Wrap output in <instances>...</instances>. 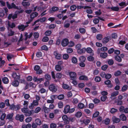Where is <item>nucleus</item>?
<instances>
[{"mask_svg": "<svg viewBox=\"0 0 128 128\" xmlns=\"http://www.w3.org/2000/svg\"><path fill=\"white\" fill-rule=\"evenodd\" d=\"M74 110V108L70 109V106L69 105H66L64 107L63 112L65 114H67L68 113H71L73 112Z\"/></svg>", "mask_w": 128, "mask_h": 128, "instance_id": "1", "label": "nucleus"}, {"mask_svg": "<svg viewBox=\"0 0 128 128\" xmlns=\"http://www.w3.org/2000/svg\"><path fill=\"white\" fill-rule=\"evenodd\" d=\"M69 43V41L68 39H65L63 40L62 42V45L63 46H66Z\"/></svg>", "mask_w": 128, "mask_h": 128, "instance_id": "10", "label": "nucleus"}, {"mask_svg": "<svg viewBox=\"0 0 128 128\" xmlns=\"http://www.w3.org/2000/svg\"><path fill=\"white\" fill-rule=\"evenodd\" d=\"M6 56L7 58L9 61H10L14 56L13 55L11 54H6Z\"/></svg>", "mask_w": 128, "mask_h": 128, "instance_id": "23", "label": "nucleus"}, {"mask_svg": "<svg viewBox=\"0 0 128 128\" xmlns=\"http://www.w3.org/2000/svg\"><path fill=\"white\" fill-rule=\"evenodd\" d=\"M108 63L109 65H112L114 64V61L112 59L109 60L108 61Z\"/></svg>", "mask_w": 128, "mask_h": 128, "instance_id": "54", "label": "nucleus"}, {"mask_svg": "<svg viewBox=\"0 0 128 128\" xmlns=\"http://www.w3.org/2000/svg\"><path fill=\"white\" fill-rule=\"evenodd\" d=\"M128 86L127 85H125L122 87V91L123 92L126 91L127 89Z\"/></svg>", "mask_w": 128, "mask_h": 128, "instance_id": "62", "label": "nucleus"}, {"mask_svg": "<svg viewBox=\"0 0 128 128\" xmlns=\"http://www.w3.org/2000/svg\"><path fill=\"white\" fill-rule=\"evenodd\" d=\"M28 110V109L27 107L24 108L22 109V111L25 113Z\"/></svg>", "mask_w": 128, "mask_h": 128, "instance_id": "63", "label": "nucleus"}, {"mask_svg": "<svg viewBox=\"0 0 128 128\" xmlns=\"http://www.w3.org/2000/svg\"><path fill=\"white\" fill-rule=\"evenodd\" d=\"M86 51V48H84L81 49L80 48V50H78L77 52L79 54H82L84 53Z\"/></svg>", "mask_w": 128, "mask_h": 128, "instance_id": "21", "label": "nucleus"}, {"mask_svg": "<svg viewBox=\"0 0 128 128\" xmlns=\"http://www.w3.org/2000/svg\"><path fill=\"white\" fill-rule=\"evenodd\" d=\"M35 123L38 125L40 126L42 122L41 120L38 118H37L35 120Z\"/></svg>", "mask_w": 128, "mask_h": 128, "instance_id": "31", "label": "nucleus"}, {"mask_svg": "<svg viewBox=\"0 0 128 128\" xmlns=\"http://www.w3.org/2000/svg\"><path fill=\"white\" fill-rule=\"evenodd\" d=\"M24 34V36L25 37L24 40L26 41V40L28 38H30L32 35V32L30 33L29 34H28L27 32H25Z\"/></svg>", "mask_w": 128, "mask_h": 128, "instance_id": "12", "label": "nucleus"}, {"mask_svg": "<svg viewBox=\"0 0 128 128\" xmlns=\"http://www.w3.org/2000/svg\"><path fill=\"white\" fill-rule=\"evenodd\" d=\"M28 26V25L24 26L23 24H22L18 26V28L20 30H21L22 31H23L25 28Z\"/></svg>", "mask_w": 128, "mask_h": 128, "instance_id": "9", "label": "nucleus"}, {"mask_svg": "<svg viewBox=\"0 0 128 128\" xmlns=\"http://www.w3.org/2000/svg\"><path fill=\"white\" fill-rule=\"evenodd\" d=\"M78 108L80 109H82L84 106V104L82 103H79L78 105Z\"/></svg>", "mask_w": 128, "mask_h": 128, "instance_id": "38", "label": "nucleus"}, {"mask_svg": "<svg viewBox=\"0 0 128 128\" xmlns=\"http://www.w3.org/2000/svg\"><path fill=\"white\" fill-rule=\"evenodd\" d=\"M79 60L80 62H84L86 60V58L83 56H80L79 58Z\"/></svg>", "mask_w": 128, "mask_h": 128, "instance_id": "45", "label": "nucleus"}, {"mask_svg": "<svg viewBox=\"0 0 128 128\" xmlns=\"http://www.w3.org/2000/svg\"><path fill=\"white\" fill-rule=\"evenodd\" d=\"M69 74L70 78L72 80H75L76 78V74L74 72H69Z\"/></svg>", "mask_w": 128, "mask_h": 128, "instance_id": "4", "label": "nucleus"}, {"mask_svg": "<svg viewBox=\"0 0 128 128\" xmlns=\"http://www.w3.org/2000/svg\"><path fill=\"white\" fill-rule=\"evenodd\" d=\"M22 4L24 7L26 8L30 5V3L28 2H22Z\"/></svg>", "mask_w": 128, "mask_h": 128, "instance_id": "17", "label": "nucleus"}, {"mask_svg": "<svg viewBox=\"0 0 128 128\" xmlns=\"http://www.w3.org/2000/svg\"><path fill=\"white\" fill-rule=\"evenodd\" d=\"M82 47V45L80 44H78L76 45V48L77 50V51L78 50H80Z\"/></svg>", "mask_w": 128, "mask_h": 128, "instance_id": "50", "label": "nucleus"}, {"mask_svg": "<svg viewBox=\"0 0 128 128\" xmlns=\"http://www.w3.org/2000/svg\"><path fill=\"white\" fill-rule=\"evenodd\" d=\"M38 14L36 12H34L32 14L30 15V19L32 20L35 17L38 16Z\"/></svg>", "mask_w": 128, "mask_h": 128, "instance_id": "18", "label": "nucleus"}, {"mask_svg": "<svg viewBox=\"0 0 128 128\" xmlns=\"http://www.w3.org/2000/svg\"><path fill=\"white\" fill-rule=\"evenodd\" d=\"M95 80L96 82H100L101 80V78L100 76H96L94 79Z\"/></svg>", "mask_w": 128, "mask_h": 128, "instance_id": "48", "label": "nucleus"}, {"mask_svg": "<svg viewBox=\"0 0 128 128\" xmlns=\"http://www.w3.org/2000/svg\"><path fill=\"white\" fill-rule=\"evenodd\" d=\"M62 118L63 120L64 121V124H69V121L68 120V118L66 115H63L62 117Z\"/></svg>", "mask_w": 128, "mask_h": 128, "instance_id": "11", "label": "nucleus"}, {"mask_svg": "<svg viewBox=\"0 0 128 128\" xmlns=\"http://www.w3.org/2000/svg\"><path fill=\"white\" fill-rule=\"evenodd\" d=\"M109 40V38L108 37H107L104 38L102 40V42L104 44H106L108 42Z\"/></svg>", "mask_w": 128, "mask_h": 128, "instance_id": "30", "label": "nucleus"}, {"mask_svg": "<svg viewBox=\"0 0 128 128\" xmlns=\"http://www.w3.org/2000/svg\"><path fill=\"white\" fill-rule=\"evenodd\" d=\"M112 120L113 122L115 123H117L119 122L120 121V119L118 118L115 116H113L112 118Z\"/></svg>", "mask_w": 128, "mask_h": 128, "instance_id": "15", "label": "nucleus"}, {"mask_svg": "<svg viewBox=\"0 0 128 128\" xmlns=\"http://www.w3.org/2000/svg\"><path fill=\"white\" fill-rule=\"evenodd\" d=\"M48 88L49 90L52 92H55L57 90V86L53 84L50 85Z\"/></svg>", "mask_w": 128, "mask_h": 128, "instance_id": "3", "label": "nucleus"}, {"mask_svg": "<svg viewBox=\"0 0 128 128\" xmlns=\"http://www.w3.org/2000/svg\"><path fill=\"white\" fill-rule=\"evenodd\" d=\"M23 94L24 96V98L26 99H28L30 97V95L28 94H26L25 92H23Z\"/></svg>", "mask_w": 128, "mask_h": 128, "instance_id": "44", "label": "nucleus"}, {"mask_svg": "<svg viewBox=\"0 0 128 128\" xmlns=\"http://www.w3.org/2000/svg\"><path fill=\"white\" fill-rule=\"evenodd\" d=\"M56 77L58 79L60 78L62 76V74L61 73L58 72L56 75Z\"/></svg>", "mask_w": 128, "mask_h": 128, "instance_id": "41", "label": "nucleus"}, {"mask_svg": "<svg viewBox=\"0 0 128 128\" xmlns=\"http://www.w3.org/2000/svg\"><path fill=\"white\" fill-rule=\"evenodd\" d=\"M52 32L50 30H47L45 32V34L46 36H49L51 34Z\"/></svg>", "mask_w": 128, "mask_h": 128, "instance_id": "57", "label": "nucleus"}, {"mask_svg": "<svg viewBox=\"0 0 128 128\" xmlns=\"http://www.w3.org/2000/svg\"><path fill=\"white\" fill-rule=\"evenodd\" d=\"M13 115V114L12 113L11 114H7L6 116V119L10 120L12 118Z\"/></svg>", "mask_w": 128, "mask_h": 128, "instance_id": "29", "label": "nucleus"}, {"mask_svg": "<svg viewBox=\"0 0 128 128\" xmlns=\"http://www.w3.org/2000/svg\"><path fill=\"white\" fill-rule=\"evenodd\" d=\"M115 60L118 62H120L122 61V58L119 56L117 55L115 57Z\"/></svg>", "mask_w": 128, "mask_h": 128, "instance_id": "36", "label": "nucleus"}, {"mask_svg": "<svg viewBox=\"0 0 128 128\" xmlns=\"http://www.w3.org/2000/svg\"><path fill=\"white\" fill-rule=\"evenodd\" d=\"M88 60L90 61H92L94 60V57L92 56H88L87 58Z\"/></svg>", "mask_w": 128, "mask_h": 128, "instance_id": "56", "label": "nucleus"}, {"mask_svg": "<svg viewBox=\"0 0 128 128\" xmlns=\"http://www.w3.org/2000/svg\"><path fill=\"white\" fill-rule=\"evenodd\" d=\"M42 108L43 110L46 113H48L50 111L49 108H47L45 106H44Z\"/></svg>", "mask_w": 128, "mask_h": 128, "instance_id": "25", "label": "nucleus"}, {"mask_svg": "<svg viewBox=\"0 0 128 128\" xmlns=\"http://www.w3.org/2000/svg\"><path fill=\"white\" fill-rule=\"evenodd\" d=\"M87 52L89 53H91V54L92 55L94 54L92 52V49L90 48H86V50Z\"/></svg>", "mask_w": 128, "mask_h": 128, "instance_id": "39", "label": "nucleus"}, {"mask_svg": "<svg viewBox=\"0 0 128 128\" xmlns=\"http://www.w3.org/2000/svg\"><path fill=\"white\" fill-rule=\"evenodd\" d=\"M62 87L64 89H67L68 90H70V89L69 86L68 85L66 84H64L62 85Z\"/></svg>", "mask_w": 128, "mask_h": 128, "instance_id": "43", "label": "nucleus"}, {"mask_svg": "<svg viewBox=\"0 0 128 128\" xmlns=\"http://www.w3.org/2000/svg\"><path fill=\"white\" fill-rule=\"evenodd\" d=\"M38 103L37 100H34L32 103H31V105L29 106V108L30 109H33L34 106H37L38 105Z\"/></svg>", "mask_w": 128, "mask_h": 128, "instance_id": "6", "label": "nucleus"}, {"mask_svg": "<svg viewBox=\"0 0 128 128\" xmlns=\"http://www.w3.org/2000/svg\"><path fill=\"white\" fill-rule=\"evenodd\" d=\"M121 74L122 72H121L120 70H118L114 72V75L116 76H117L120 75Z\"/></svg>", "mask_w": 128, "mask_h": 128, "instance_id": "35", "label": "nucleus"}, {"mask_svg": "<svg viewBox=\"0 0 128 128\" xmlns=\"http://www.w3.org/2000/svg\"><path fill=\"white\" fill-rule=\"evenodd\" d=\"M8 36H12L14 34V32L13 31L12 29L8 27Z\"/></svg>", "mask_w": 128, "mask_h": 128, "instance_id": "13", "label": "nucleus"}, {"mask_svg": "<svg viewBox=\"0 0 128 128\" xmlns=\"http://www.w3.org/2000/svg\"><path fill=\"white\" fill-rule=\"evenodd\" d=\"M8 26L11 28H13L16 26L14 22H12L11 23L10 22H9L8 23Z\"/></svg>", "mask_w": 128, "mask_h": 128, "instance_id": "22", "label": "nucleus"}, {"mask_svg": "<svg viewBox=\"0 0 128 128\" xmlns=\"http://www.w3.org/2000/svg\"><path fill=\"white\" fill-rule=\"evenodd\" d=\"M16 120H19L20 122H22L24 118V116L23 114L17 115L16 117Z\"/></svg>", "mask_w": 128, "mask_h": 128, "instance_id": "8", "label": "nucleus"}, {"mask_svg": "<svg viewBox=\"0 0 128 128\" xmlns=\"http://www.w3.org/2000/svg\"><path fill=\"white\" fill-rule=\"evenodd\" d=\"M76 7L75 5H73L70 7V9L71 10L74 11L76 9Z\"/></svg>", "mask_w": 128, "mask_h": 128, "instance_id": "52", "label": "nucleus"}, {"mask_svg": "<svg viewBox=\"0 0 128 128\" xmlns=\"http://www.w3.org/2000/svg\"><path fill=\"white\" fill-rule=\"evenodd\" d=\"M107 98L106 96H102L101 97V100L102 101L104 102L106 100Z\"/></svg>", "mask_w": 128, "mask_h": 128, "instance_id": "64", "label": "nucleus"}, {"mask_svg": "<svg viewBox=\"0 0 128 128\" xmlns=\"http://www.w3.org/2000/svg\"><path fill=\"white\" fill-rule=\"evenodd\" d=\"M55 68L56 71L60 72L62 70V67L60 65H56V66Z\"/></svg>", "mask_w": 128, "mask_h": 128, "instance_id": "26", "label": "nucleus"}, {"mask_svg": "<svg viewBox=\"0 0 128 128\" xmlns=\"http://www.w3.org/2000/svg\"><path fill=\"white\" fill-rule=\"evenodd\" d=\"M54 54L56 58L58 59H60L61 55L60 54H58L57 52L56 51L54 52Z\"/></svg>", "mask_w": 128, "mask_h": 128, "instance_id": "19", "label": "nucleus"}, {"mask_svg": "<svg viewBox=\"0 0 128 128\" xmlns=\"http://www.w3.org/2000/svg\"><path fill=\"white\" fill-rule=\"evenodd\" d=\"M19 83L18 81L17 80H14L12 81L11 83V84L14 86L17 87L18 86Z\"/></svg>", "mask_w": 128, "mask_h": 128, "instance_id": "20", "label": "nucleus"}, {"mask_svg": "<svg viewBox=\"0 0 128 128\" xmlns=\"http://www.w3.org/2000/svg\"><path fill=\"white\" fill-rule=\"evenodd\" d=\"M59 10L58 8L57 7L53 6L49 11V12L50 14L53 13V12H55L58 10Z\"/></svg>", "mask_w": 128, "mask_h": 128, "instance_id": "16", "label": "nucleus"}, {"mask_svg": "<svg viewBox=\"0 0 128 128\" xmlns=\"http://www.w3.org/2000/svg\"><path fill=\"white\" fill-rule=\"evenodd\" d=\"M10 108L11 110L14 109L15 110H19L20 108V106L19 105H17L15 106L14 104H12L10 106Z\"/></svg>", "mask_w": 128, "mask_h": 128, "instance_id": "5", "label": "nucleus"}, {"mask_svg": "<svg viewBox=\"0 0 128 128\" xmlns=\"http://www.w3.org/2000/svg\"><path fill=\"white\" fill-rule=\"evenodd\" d=\"M79 31L80 33L82 34L85 33L86 32L84 28H80Z\"/></svg>", "mask_w": 128, "mask_h": 128, "instance_id": "60", "label": "nucleus"}, {"mask_svg": "<svg viewBox=\"0 0 128 128\" xmlns=\"http://www.w3.org/2000/svg\"><path fill=\"white\" fill-rule=\"evenodd\" d=\"M32 113L31 111L28 110L24 113V115L26 116H29Z\"/></svg>", "mask_w": 128, "mask_h": 128, "instance_id": "42", "label": "nucleus"}, {"mask_svg": "<svg viewBox=\"0 0 128 128\" xmlns=\"http://www.w3.org/2000/svg\"><path fill=\"white\" fill-rule=\"evenodd\" d=\"M46 80H50L51 78L50 76L48 74H46L44 76Z\"/></svg>", "mask_w": 128, "mask_h": 128, "instance_id": "33", "label": "nucleus"}, {"mask_svg": "<svg viewBox=\"0 0 128 128\" xmlns=\"http://www.w3.org/2000/svg\"><path fill=\"white\" fill-rule=\"evenodd\" d=\"M79 79L80 80H88V78L87 76H82L80 77Z\"/></svg>", "mask_w": 128, "mask_h": 128, "instance_id": "27", "label": "nucleus"}, {"mask_svg": "<svg viewBox=\"0 0 128 128\" xmlns=\"http://www.w3.org/2000/svg\"><path fill=\"white\" fill-rule=\"evenodd\" d=\"M111 9L115 11H118L119 10V8L118 7H112L111 8Z\"/></svg>", "mask_w": 128, "mask_h": 128, "instance_id": "46", "label": "nucleus"}, {"mask_svg": "<svg viewBox=\"0 0 128 128\" xmlns=\"http://www.w3.org/2000/svg\"><path fill=\"white\" fill-rule=\"evenodd\" d=\"M32 119V118L30 117H29L27 118L25 120L26 122L28 123L30 122Z\"/></svg>", "mask_w": 128, "mask_h": 128, "instance_id": "47", "label": "nucleus"}, {"mask_svg": "<svg viewBox=\"0 0 128 128\" xmlns=\"http://www.w3.org/2000/svg\"><path fill=\"white\" fill-rule=\"evenodd\" d=\"M90 122V120L88 119H84L83 120V122L86 125H87L89 124Z\"/></svg>", "mask_w": 128, "mask_h": 128, "instance_id": "59", "label": "nucleus"}, {"mask_svg": "<svg viewBox=\"0 0 128 128\" xmlns=\"http://www.w3.org/2000/svg\"><path fill=\"white\" fill-rule=\"evenodd\" d=\"M103 35L101 34H97L96 36L97 39L99 40H100L102 38Z\"/></svg>", "mask_w": 128, "mask_h": 128, "instance_id": "37", "label": "nucleus"}, {"mask_svg": "<svg viewBox=\"0 0 128 128\" xmlns=\"http://www.w3.org/2000/svg\"><path fill=\"white\" fill-rule=\"evenodd\" d=\"M120 118L122 121H125L126 120V117L124 114L121 115L120 116Z\"/></svg>", "mask_w": 128, "mask_h": 128, "instance_id": "32", "label": "nucleus"}, {"mask_svg": "<svg viewBox=\"0 0 128 128\" xmlns=\"http://www.w3.org/2000/svg\"><path fill=\"white\" fill-rule=\"evenodd\" d=\"M48 40L49 38L47 36H45L42 39V41L43 42H48Z\"/></svg>", "mask_w": 128, "mask_h": 128, "instance_id": "58", "label": "nucleus"}, {"mask_svg": "<svg viewBox=\"0 0 128 128\" xmlns=\"http://www.w3.org/2000/svg\"><path fill=\"white\" fill-rule=\"evenodd\" d=\"M41 108L39 107H37L35 110V112L36 113H37L38 112L41 110Z\"/></svg>", "mask_w": 128, "mask_h": 128, "instance_id": "55", "label": "nucleus"}, {"mask_svg": "<svg viewBox=\"0 0 128 128\" xmlns=\"http://www.w3.org/2000/svg\"><path fill=\"white\" fill-rule=\"evenodd\" d=\"M72 62L74 64L76 63L77 62V59L75 57H73L72 59Z\"/></svg>", "mask_w": 128, "mask_h": 128, "instance_id": "49", "label": "nucleus"}, {"mask_svg": "<svg viewBox=\"0 0 128 128\" xmlns=\"http://www.w3.org/2000/svg\"><path fill=\"white\" fill-rule=\"evenodd\" d=\"M3 82L6 84H7L8 82V78L6 77H4L2 79Z\"/></svg>", "mask_w": 128, "mask_h": 128, "instance_id": "34", "label": "nucleus"}, {"mask_svg": "<svg viewBox=\"0 0 128 128\" xmlns=\"http://www.w3.org/2000/svg\"><path fill=\"white\" fill-rule=\"evenodd\" d=\"M7 6L9 9H10L13 8L15 9L18 10L19 9L18 6H16V4L14 3H12L11 5L9 4L8 2H6Z\"/></svg>", "mask_w": 128, "mask_h": 128, "instance_id": "2", "label": "nucleus"}, {"mask_svg": "<svg viewBox=\"0 0 128 128\" xmlns=\"http://www.w3.org/2000/svg\"><path fill=\"white\" fill-rule=\"evenodd\" d=\"M118 110L114 108H111L110 110V112L112 114H114L117 112Z\"/></svg>", "mask_w": 128, "mask_h": 128, "instance_id": "40", "label": "nucleus"}, {"mask_svg": "<svg viewBox=\"0 0 128 128\" xmlns=\"http://www.w3.org/2000/svg\"><path fill=\"white\" fill-rule=\"evenodd\" d=\"M12 77L15 79L18 80L20 78V75L19 74H17L16 73H13L12 74Z\"/></svg>", "mask_w": 128, "mask_h": 128, "instance_id": "14", "label": "nucleus"}, {"mask_svg": "<svg viewBox=\"0 0 128 128\" xmlns=\"http://www.w3.org/2000/svg\"><path fill=\"white\" fill-rule=\"evenodd\" d=\"M100 56L101 58H105L107 56L108 54L105 52L101 53L100 54Z\"/></svg>", "mask_w": 128, "mask_h": 128, "instance_id": "24", "label": "nucleus"}, {"mask_svg": "<svg viewBox=\"0 0 128 128\" xmlns=\"http://www.w3.org/2000/svg\"><path fill=\"white\" fill-rule=\"evenodd\" d=\"M64 97V96L63 94L59 95L57 96L58 98L60 100L63 99Z\"/></svg>", "mask_w": 128, "mask_h": 128, "instance_id": "53", "label": "nucleus"}, {"mask_svg": "<svg viewBox=\"0 0 128 128\" xmlns=\"http://www.w3.org/2000/svg\"><path fill=\"white\" fill-rule=\"evenodd\" d=\"M31 124H24L22 126V128H30Z\"/></svg>", "mask_w": 128, "mask_h": 128, "instance_id": "28", "label": "nucleus"}, {"mask_svg": "<svg viewBox=\"0 0 128 128\" xmlns=\"http://www.w3.org/2000/svg\"><path fill=\"white\" fill-rule=\"evenodd\" d=\"M39 36V34L38 32H35L34 34V36L35 38H38Z\"/></svg>", "mask_w": 128, "mask_h": 128, "instance_id": "61", "label": "nucleus"}, {"mask_svg": "<svg viewBox=\"0 0 128 128\" xmlns=\"http://www.w3.org/2000/svg\"><path fill=\"white\" fill-rule=\"evenodd\" d=\"M82 115V113L80 112H77L75 114L76 116L78 118L81 117Z\"/></svg>", "mask_w": 128, "mask_h": 128, "instance_id": "51", "label": "nucleus"}, {"mask_svg": "<svg viewBox=\"0 0 128 128\" xmlns=\"http://www.w3.org/2000/svg\"><path fill=\"white\" fill-rule=\"evenodd\" d=\"M119 94V92L118 91H114L111 94L110 98L112 100L116 99V96Z\"/></svg>", "mask_w": 128, "mask_h": 128, "instance_id": "7", "label": "nucleus"}]
</instances>
